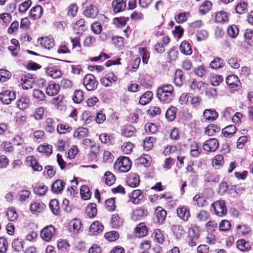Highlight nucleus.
I'll use <instances>...</instances> for the list:
<instances>
[{
    "label": "nucleus",
    "mask_w": 253,
    "mask_h": 253,
    "mask_svg": "<svg viewBox=\"0 0 253 253\" xmlns=\"http://www.w3.org/2000/svg\"><path fill=\"white\" fill-rule=\"evenodd\" d=\"M84 100V92L82 90H76L73 96V100L76 103H80Z\"/></svg>",
    "instance_id": "nucleus-43"
},
{
    "label": "nucleus",
    "mask_w": 253,
    "mask_h": 253,
    "mask_svg": "<svg viewBox=\"0 0 253 253\" xmlns=\"http://www.w3.org/2000/svg\"><path fill=\"white\" fill-rule=\"evenodd\" d=\"M236 126L234 125H230L222 129V133L225 136L231 137L236 132Z\"/></svg>",
    "instance_id": "nucleus-31"
},
{
    "label": "nucleus",
    "mask_w": 253,
    "mask_h": 253,
    "mask_svg": "<svg viewBox=\"0 0 253 253\" xmlns=\"http://www.w3.org/2000/svg\"><path fill=\"white\" fill-rule=\"evenodd\" d=\"M96 205L94 203H90L86 208V213L88 217H94L97 213Z\"/></svg>",
    "instance_id": "nucleus-28"
},
{
    "label": "nucleus",
    "mask_w": 253,
    "mask_h": 253,
    "mask_svg": "<svg viewBox=\"0 0 253 253\" xmlns=\"http://www.w3.org/2000/svg\"><path fill=\"white\" fill-rule=\"evenodd\" d=\"M80 193L82 198L84 200L89 199L91 197V192L89 189L88 187L86 185L82 186Z\"/></svg>",
    "instance_id": "nucleus-40"
},
{
    "label": "nucleus",
    "mask_w": 253,
    "mask_h": 253,
    "mask_svg": "<svg viewBox=\"0 0 253 253\" xmlns=\"http://www.w3.org/2000/svg\"><path fill=\"white\" fill-rule=\"evenodd\" d=\"M139 52L142 56L143 62L147 64L150 57V54L147 49L143 47H140L139 49Z\"/></svg>",
    "instance_id": "nucleus-58"
},
{
    "label": "nucleus",
    "mask_w": 253,
    "mask_h": 253,
    "mask_svg": "<svg viewBox=\"0 0 253 253\" xmlns=\"http://www.w3.org/2000/svg\"><path fill=\"white\" fill-rule=\"evenodd\" d=\"M227 84L232 88H235L241 85L238 78L235 75L228 76L226 79Z\"/></svg>",
    "instance_id": "nucleus-13"
},
{
    "label": "nucleus",
    "mask_w": 253,
    "mask_h": 253,
    "mask_svg": "<svg viewBox=\"0 0 253 253\" xmlns=\"http://www.w3.org/2000/svg\"><path fill=\"white\" fill-rule=\"evenodd\" d=\"M115 198H111L105 202V207L109 211H113L116 209Z\"/></svg>",
    "instance_id": "nucleus-62"
},
{
    "label": "nucleus",
    "mask_w": 253,
    "mask_h": 253,
    "mask_svg": "<svg viewBox=\"0 0 253 253\" xmlns=\"http://www.w3.org/2000/svg\"><path fill=\"white\" fill-rule=\"evenodd\" d=\"M104 178L105 183L108 186H111L116 181L114 175L110 171H106L105 173Z\"/></svg>",
    "instance_id": "nucleus-33"
},
{
    "label": "nucleus",
    "mask_w": 253,
    "mask_h": 253,
    "mask_svg": "<svg viewBox=\"0 0 253 253\" xmlns=\"http://www.w3.org/2000/svg\"><path fill=\"white\" fill-rule=\"evenodd\" d=\"M98 13V9L97 7L92 4L87 6L84 11V15L86 17L90 18H95Z\"/></svg>",
    "instance_id": "nucleus-10"
},
{
    "label": "nucleus",
    "mask_w": 253,
    "mask_h": 253,
    "mask_svg": "<svg viewBox=\"0 0 253 253\" xmlns=\"http://www.w3.org/2000/svg\"><path fill=\"white\" fill-rule=\"evenodd\" d=\"M137 236L139 237H142L146 235L147 233V227L143 223H141L137 226L135 229Z\"/></svg>",
    "instance_id": "nucleus-26"
},
{
    "label": "nucleus",
    "mask_w": 253,
    "mask_h": 253,
    "mask_svg": "<svg viewBox=\"0 0 253 253\" xmlns=\"http://www.w3.org/2000/svg\"><path fill=\"white\" fill-rule=\"evenodd\" d=\"M184 80V77L182 74L181 71L177 70L175 72L174 82L177 86H181Z\"/></svg>",
    "instance_id": "nucleus-45"
},
{
    "label": "nucleus",
    "mask_w": 253,
    "mask_h": 253,
    "mask_svg": "<svg viewBox=\"0 0 253 253\" xmlns=\"http://www.w3.org/2000/svg\"><path fill=\"white\" fill-rule=\"evenodd\" d=\"M49 207L54 214L57 215L58 214L59 207L58 202L56 199L51 200L50 201Z\"/></svg>",
    "instance_id": "nucleus-51"
},
{
    "label": "nucleus",
    "mask_w": 253,
    "mask_h": 253,
    "mask_svg": "<svg viewBox=\"0 0 253 253\" xmlns=\"http://www.w3.org/2000/svg\"><path fill=\"white\" fill-rule=\"evenodd\" d=\"M146 215V211L143 209H137L133 212L131 218L134 221L142 219Z\"/></svg>",
    "instance_id": "nucleus-22"
},
{
    "label": "nucleus",
    "mask_w": 253,
    "mask_h": 253,
    "mask_svg": "<svg viewBox=\"0 0 253 253\" xmlns=\"http://www.w3.org/2000/svg\"><path fill=\"white\" fill-rule=\"evenodd\" d=\"M127 0H114L112 2V6L115 13H119L124 11L126 6Z\"/></svg>",
    "instance_id": "nucleus-11"
},
{
    "label": "nucleus",
    "mask_w": 253,
    "mask_h": 253,
    "mask_svg": "<svg viewBox=\"0 0 253 253\" xmlns=\"http://www.w3.org/2000/svg\"><path fill=\"white\" fill-rule=\"evenodd\" d=\"M237 232L243 235H246L251 231L250 228L246 225H239L237 226Z\"/></svg>",
    "instance_id": "nucleus-60"
},
{
    "label": "nucleus",
    "mask_w": 253,
    "mask_h": 253,
    "mask_svg": "<svg viewBox=\"0 0 253 253\" xmlns=\"http://www.w3.org/2000/svg\"><path fill=\"white\" fill-rule=\"evenodd\" d=\"M194 73L196 76L202 78L208 74V70L206 67L202 65L195 68Z\"/></svg>",
    "instance_id": "nucleus-30"
},
{
    "label": "nucleus",
    "mask_w": 253,
    "mask_h": 253,
    "mask_svg": "<svg viewBox=\"0 0 253 253\" xmlns=\"http://www.w3.org/2000/svg\"><path fill=\"white\" fill-rule=\"evenodd\" d=\"M156 214L158 219V221L159 223H162L165 220L167 216V212L165 210L160 207L159 208L157 209Z\"/></svg>",
    "instance_id": "nucleus-39"
},
{
    "label": "nucleus",
    "mask_w": 253,
    "mask_h": 253,
    "mask_svg": "<svg viewBox=\"0 0 253 253\" xmlns=\"http://www.w3.org/2000/svg\"><path fill=\"white\" fill-rule=\"evenodd\" d=\"M39 152L51 154L52 152V147L50 145H41L38 148Z\"/></svg>",
    "instance_id": "nucleus-53"
},
{
    "label": "nucleus",
    "mask_w": 253,
    "mask_h": 253,
    "mask_svg": "<svg viewBox=\"0 0 253 253\" xmlns=\"http://www.w3.org/2000/svg\"><path fill=\"white\" fill-rule=\"evenodd\" d=\"M153 94L152 91H148L143 94L139 99V103L145 105L148 104L152 99Z\"/></svg>",
    "instance_id": "nucleus-25"
},
{
    "label": "nucleus",
    "mask_w": 253,
    "mask_h": 253,
    "mask_svg": "<svg viewBox=\"0 0 253 253\" xmlns=\"http://www.w3.org/2000/svg\"><path fill=\"white\" fill-rule=\"evenodd\" d=\"M103 226L98 221H94L90 227V232L93 233H99L103 230Z\"/></svg>",
    "instance_id": "nucleus-34"
},
{
    "label": "nucleus",
    "mask_w": 253,
    "mask_h": 253,
    "mask_svg": "<svg viewBox=\"0 0 253 253\" xmlns=\"http://www.w3.org/2000/svg\"><path fill=\"white\" fill-rule=\"evenodd\" d=\"M38 42L44 48L50 49L54 45V40L48 37H41L38 39Z\"/></svg>",
    "instance_id": "nucleus-9"
},
{
    "label": "nucleus",
    "mask_w": 253,
    "mask_h": 253,
    "mask_svg": "<svg viewBox=\"0 0 253 253\" xmlns=\"http://www.w3.org/2000/svg\"><path fill=\"white\" fill-rule=\"evenodd\" d=\"M131 162L128 158L123 157L118 159L114 164V168L120 172H127L130 169Z\"/></svg>",
    "instance_id": "nucleus-2"
},
{
    "label": "nucleus",
    "mask_w": 253,
    "mask_h": 253,
    "mask_svg": "<svg viewBox=\"0 0 253 253\" xmlns=\"http://www.w3.org/2000/svg\"><path fill=\"white\" fill-rule=\"evenodd\" d=\"M176 108L174 107L169 108L166 113V118L169 121H172L175 118Z\"/></svg>",
    "instance_id": "nucleus-41"
},
{
    "label": "nucleus",
    "mask_w": 253,
    "mask_h": 253,
    "mask_svg": "<svg viewBox=\"0 0 253 253\" xmlns=\"http://www.w3.org/2000/svg\"><path fill=\"white\" fill-rule=\"evenodd\" d=\"M212 207L215 211V214L218 216H222L227 213V208H226L225 203L223 200L217 201L212 204Z\"/></svg>",
    "instance_id": "nucleus-4"
},
{
    "label": "nucleus",
    "mask_w": 253,
    "mask_h": 253,
    "mask_svg": "<svg viewBox=\"0 0 253 253\" xmlns=\"http://www.w3.org/2000/svg\"><path fill=\"white\" fill-rule=\"evenodd\" d=\"M200 237V230L198 227H194L189 229L188 238L199 239Z\"/></svg>",
    "instance_id": "nucleus-47"
},
{
    "label": "nucleus",
    "mask_w": 253,
    "mask_h": 253,
    "mask_svg": "<svg viewBox=\"0 0 253 253\" xmlns=\"http://www.w3.org/2000/svg\"><path fill=\"white\" fill-rule=\"evenodd\" d=\"M45 205L42 202H36L31 205L30 211L33 213L41 212L45 208Z\"/></svg>",
    "instance_id": "nucleus-19"
},
{
    "label": "nucleus",
    "mask_w": 253,
    "mask_h": 253,
    "mask_svg": "<svg viewBox=\"0 0 253 253\" xmlns=\"http://www.w3.org/2000/svg\"><path fill=\"white\" fill-rule=\"evenodd\" d=\"M223 81V77L221 75L213 76L211 78V84L213 86L218 85Z\"/></svg>",
    "instance_id": "nucleus-63"
},
{
    "label": "nucleus",
    "mask_w": 253,
    "mask_h": 253,
    "mask_svg": "<svg viewBox=\"0 0 253 253\" xmlns=\"http://www.w3.org/2000/svg\"><path fill=\"white\" fill-rule=\"evenodd\" d=\"M59 85L56 84H51L47 86L46 92L49 96H54L58 94L59 90Z\"/></svg>",
    "instance_id": "nucleus-24"
},
{
    "label": "nucleus",
    "mask_w": 253,
    "mask_h": 253,
    "mask_svg": "<svg viewBox=\"0 0 253 253\" xmlns=\"http://www.w3.org/2000/svg\"><path fill=\"white\" fill-rule=\"evenodd\" d=\"M224 62L221 58H215L210 63V67L213 69L217 70L224 66Z\"/></svg>",
    "instance_id": "nucleus-27"
},
{
    "label": "nucleus",
    "mask_w": 253,
    "mask_h": 253,
    "mask_svg": "<svg viewBox=\"0 0 253 253\" xmlns=\"http://www.w3.org/2000/svg\"><path fill=\"white\" fill-rule=\"evenodd\" d=\"M30 100L27 96H22L17 101V107L22 110L27 109L29 107Z\"/></svg>",
    "instance_id": "nucleus-17"
},
{
    "label": "nucleus",
    "mask_w": 253,
    "mask_h": 253,
    "mask_svg": "<svg viewBox=\"0 0 253 253\" xmlns=\"http://www.w3.org/2000/svg\"><path fill=\"white\" fill-rule=\"evenodd\" d=\"M219 143L215 138H211L207 140L204 144L203 149L208 152H214L218 148Z\"/></svg>",
    "instance_id": "nucleus-8"
},
{
    "label": "nucleus",
    "mask_w": 253,
    "mask_h": 253,
    "mask_svg": "<svg viewBox=\"0 0 253 253\" xmlns=\"http://www.w3.org/2000/svg\"><path fill=\"white\" fill-rule=\"evenodd\" d=\"M211 5V2L210 1H204L203 4L200 6L199 12L203 15L205 14L210 10Z\"/></svg>",
    "instance_id": "nucleus-37"
},
{
    "label": "nucleus",
    "mask_w": 253,
    "mask_h": 253,
    "mask_svg": "<svg viewBox=\"0 0 253 253\" xmlns=\"http://www.w3.org/2000/svg\"><path fill=\"white\" fill-rule=\"evenodd\" d=\"M65 183L60 179L56 180L51 186V191L55 194H60L63 191Z\"/></svg>",
    "instance_id": "nucleus-12"
},
{
    "label": "nucleus",
    "mask_w": 253,
    "mask_h": 253,
    "mask_svg": "<svg viewBox=\"0 0 253 253\" xmlns=\"http://www.w3.org/2000/svg\"><path fill=\"white\" fill-rule=\"evenodd\" d=\"M55 229L52 225L46 226L41 232V238L46 242H49L55 234Z\"/></svg>",
    "instance_id": "nucleus-6"
},
{
    "label": "nucleus",
    "mask_w": 253,
    "mask_h": 253,
    "mask_svg": "<svg viewBox=\"0 0 253 253\" xmlns=\"http://www.w3.org/2000/svg\"><path fill=\"white\" fill-rule=\"evenodd\" d=\"M100 152L99 145L96 144L92 145L90 148V157L92 160L96 159Z\"/></svg>",
    "instance_id": "nucleus-50"
},
{
    "label": "nucleus",
    "mask_w": 253,
    "mask_h": 253,
    "mask_svg": "<svg viewBox=\"0 0 253 253\" xmlns=\"http://www.w3.org/2000/svg\"><path fill=\"white\" fill-rule=\"evenodd\" d=\"M155 140V138L153 137H148L146 138L143 142L144 149L147 150L151 149L153 147V143Z\"/></svg>",
    "instance_id": "nucleus-48"
},
{
    "label": "nucleus",
    "mask_w": 253,
    "mask_h": 253,
    "mask_svg": "<svg viewBox=\"0 0 253 253\" xmlns=\"http://www.w3.org/2000/svg\"><path fill=\"white\" fill-rule=\"evenodd\" d=\"M189 15L188 12L180 13L175 16V20L179 23H182L187 20Z\"/></svg>",
    "instance_id": "nucleus-57"
},
{
    "label": "nucleus",
    "mask_w": 253,
    "mask_h": 253,
    "mask_svg": "<svg viewBox=\"0 0 253 253\" xmlns=\"http://www.w3.org/2000/svg\"><path fill=\"white\" fill-rule=\"evenodd\" d=\"M11 73L8 71L1 69L0 70V81L5 82L11 77Z\"/></svg>",
    "instance_id": "nucleus-54"
},
{
    "label": "nucleus",
    "mask_w": 253,
    "mask_h": 253,
    "mask_svg": "<svg viewBox=\"0 0 253 253\" xmlns=\"http://www.w3.org/2000/svg\"><path fill=\"white\" fill-rule=\"evenodd\" d=\"M136 132V129L132 126H125L122 131V134L126 137H129L133 136Z\"/></svg>",
    "instance_id": "nucleus-35"
},
{
    "label": "nucleus",
    "mask_w": 253,
    "mask_h": 253,
    "mask_svg": "<svg viewBox=\"0 0 253 253\" xmlns=\"http://www.w3.org/2000/svg\"><path fill=\"white\" fill-rule=\"evenodd\" d=\"M16 97L15 91L5 90L0 93V100L5 104H9Z\"/></svg>",
    "instance_id": "nucleus-5"
},
{
    "label": "nucleus",
    "mask_w": 253,
    "mask_h": 253,
    "mask_svg": "<svg viewBox=\"0 0 253 253\" xmlns=\"http://www.w3.org/2000/svg\"><path fill=\"white\" fill-rule=\"evenodd\" d=\"M119 235L118 233L115 231H112L106 233L105 234V237L109 241H115L119 238Z\"/></svg>",
    "instance_id": "nucleus-56"
},
{
    "label": "nucleus",
    "mask_w": 253,
    "mask_h": 253,
    "mask_svg": "<svg viewBox=\"0 0 253 253\" xmlns=\"http://www.w3.org/2000/svg\"><path fill=\"white\" fill-rule=\"evenodd\" d=\"M173 93L172 85L170 84H166L158 88L157 95L161 101L169 102L172 99Z\"/></svg>",
    "instance_id": "nucleus-1"
},
{
    "label": "nucleus",
    "mask_w": 253,
    "mask_h": 253,
    "mask_svg": "<svg viewBox=\"0 0 253 253\" xmlns=\"http://www.w3.org/2000/svg\"><path fill=\"white\" fill-rule=\"evenodd\" d=\"M129 197L133 203L135 204H138L143 197L142 195V191L140 190H133L130 194Z\"/></svg>",
    "instance_id": "nucleus-16"
},
{
    "label": "nucleus",
    "mask_w": 253,
    "mask_h": 253,
    "mask_svg": "<svg viewBox=\"0 0 253 253\" xmlns=\"http://www.w3.org/2000/svg\"><path fill=\"white\" fill-rule=\"evenodd\" d=\"M215 22L219 23H223L227 22L228 20V16L227 13L224 11H220L215 15Z\"/></svg>",
    "instance_id": "nucleus-21"
},
{
    "label": "nucleus",
    "mask_w": 253,
    "mask_h": 253,
    "mask_svg": "<svg viewBox=\"0 0 253 253\" xmlns=\"http://www.w3.org/2000/svg\"><path fill=\"white\" fill-rule=\"evenodd\" d=\"M12 247L16 251L19 252L23 248V242L19 239H15L12 243Z\"/></svg>",
    "instance_id": "nucleus-59"
},
{
    "label": "nucleus",
    "mask_w": 253,
    "mask_h": 253,
    "mask_svg": "<svg viewBox=\"0 0 253 253\" xmlns=\"http://www.w3.org/2000/svg\"><path fill=\"white\" fill-rule=\"evenodd\" d=\"M72 130V127L67 125L59 124L57 126V131L61 134H64L70 132Z\"/></svg>",
    "instance_id": "nucleus-49"
},
{
    "label": "nucleus",
    "mask_w": 253,
    "mask_h": 253,
    "mask_svg": "<svg viewBox=\"0 0 253 253\" xmlns=\"http://www.w3.org/2000/svg\"><path fill=\"white\" fill-rule=\"evenodd\" d=\"M83 83L86 89L89 91L95 90L98 85V82L94 76L90 74L85 76L84 78Z\"/></svg>",
    "instance_id": "nucleus-3"
},
{
    "label": "nucleus",
    "mask_w": 253,
    "mask_h": 253,
    "mask_svg": "<svg viewBox=\"0 0 253 253\" xmlns=\"http://www.w3.org/2000/svg\"><path fill=\"white\" fill-rule=\"evenodd\" d=\"M139 177L136 173L130 174L126 179L127 185L131 187H135L139 184Z\"/></svg>",
    "instance_id": "nucleus-15"
},
{
    "label": "nucleus",
    "mask_w": 253,
    "mask_h": 253,
    "mask_svg": "<svg viewBox=\"0 0 253 253\" xmlns=\"http://www.w3.org/2000/svg\"><path fill=\"white\" fill-rule=\"evenodd\" d=\"M88 130L87 128L80 127L77 129L74 133V136L79 139H81L87 136Z\"/></svg>",
    "instance_id": "nucleus-23"
},
{
    "label": "nucleus",
    "mask_w": 253,
    "mask_h": 253,
    "mask_svg": "<svg viewBox=\"0 0 253 253\" xmlns=\"http://www.w3.org/2000/svg\"><path fill=\"white\" fill-rule=\"evenodd\" d=\"M203 116L206 120L213 121L218 118V113L214 110L206 109Z\"/></svg>",
    "instance_id": "nucleus-18"
},
{
    "label": "nucleus",
    "mask_w": 253,
    "mask_h": 253,
    "mask_svg": "<svg viewBox=\"0 0 253 253\" xmlns=\"http://www.w3.org/2000/svg\"><path fill=\"white\" fill-rule=\"evenodd\" d=\"M30 192L28 190H21L18 192V200L20 202L25 201L29 197Z\"/></svg>",
    "instance_id": "nucleus-61"
},
{
    "label": "nucleus",
    "mask_w": 253,
    "mask_h": 253,
    "mask_svg": "<svg viewBox=\"0 0 253 253\" xmlns=\"http://www.w3.org/2000/svg\"><path fill=\"white\" fill-rule=\"evenodd\" d=\"M238 28L236 25H233L228 27V34L231 38H235L238 35Z\"/></svg>",
    "instance_id": "nucleus-64"
},
{
    "label": "nucleus",
    "mask_w": 253,
    "mask_h": 253,
    "mask_svg": "<svg viewBox=\"0 0 253 253\" xmlns=\"http://www.w3.org/2000/svg\"><path fill=\"white\" fill-rule=\"evenodd\" d=\"M42 8L40 5H37L33 7L30 10V14L32 17L35 19L39 18L42 15Z\"/></svg>",
    "instance_id": "nucleus-29"
},
{
    "label": "nucleus",
    "mask_w": 253,
    "mask_h": 253,
    "mask_svg": "<svg viewBox=\"0 0 253 253\" xmlns=\"http://www.w3.org/2000/svg\"><path fill=\"white\" fill-rule=\"evenodd\" d=\"M180 50L185 55H190L192 53L191 46L186 41H183L180 45Z\"/></svg>",
    "instance_id": "nucleus-20"
},
{
    "label": "nucleus",
    "mask_w": 253,
    "mask_h": 253,
    "mask_svg": "<svg viewBox=\"0 0 253 253\" xmlns=\"http://www.w3.org/2000/svg\"><path fill=\"white\" fill-rule=\"evenodd\" d=\"M32 79V75L30 74L24 75L21 77L20 82L24 89L32 88L33 82L31 81V79Z\"/></svg>",
    "instance_id": "nucleus-14"
},
{
    "label": "nucleus",
    "mask_w": 253,
    "mask_h": 253,
    "mask_svg": "<svg viewBox=\"0 0 253 253\" xmlns=\"http://www.w3.org/2000/svg\"><path fill=\"white\" fill-rule=\"evenodd\" d=\"M70 227H72L73 232L78 233L82 227L81 221L79 219H74L70 222Z\"/></svg>",
    "instance_id": "nucleus-42"
},
{
    "label": "nucleus",
    "mask_w": 253,
    "mask_h": 253,
    "mask_svg": "<svg viewBox=\"0 0 253 253\" xmlns=\"http://www.w3.org/2000/svg\"><path fill=\"white\" fill-rule=\"evenodd\" d=\"M173 234L177 239H180L184 234L183 227L180 225H176L173 227Z\"/></svg>",
    "instance_id": "nucleus-36"
},
{
    "label": "nucleus",
    "mask_w": 253,
    "mask_h": 253,
    "mask_svg": "<svg viewBox=\"0 0 253 253\" xmlns=\"http://www.w3.org/2000/svg\"><path fill=\"white\" fill-rule=\"evenodd\" d=\"M133 144L130 142H125L121 147L122 150L125 154H130L133 150Z\"/></svg>",
    "instance_id": "nucleus-46"
},
{
    "label": "nucleus",
    "mask_w": 253,
    "mask_h": 253,
    "mask_svg": "<svg viewBox=\"0 0 253 253\" xmlns=\"http://www.w3.org/2000/svg\"><path fill=\"white\" fill-rule=\"evenodd\" d=\"M237 247L241 251L244 252L249 250L251 246L249 243L246 242L244 240H239L237 242Z\"/></svg>",
    "instance_id": "nucleus-44"
},
{
    "label": "nucleus",
    "mask_w": 253,
    "mask_h": 253,
    "mask_svg": "<svg viewBox=\"0 0 253 253\" xmlns=\"http://www.w3.org/2000/svg\"><path fill=\"white\" fill-rule=\"evenodd\" d=\"M46 74L53 79H57L61 77L62 73L60 70L52 68L47 69Z\"/></svg>",
    "instance_id": "nucleus-32"
},
{
    "label": "nucleus",
    "mask_w": 253,
    "mask_h": 253,
    "mask_svg": "<svg viewBox=\"0 0 253 253\" xmlns=\"http://www.w3.org/2000/svg\"><path fill=\"white\" fill-rule=\"evenodd\" d=\"M176 212L178 217L184 222L187 221L190 216V210L185 206L178 207Z\"/></svg>",
    "instance_id": "nucleus-7"
},
{
    "label": "nucleus",
    "mask_w": 253,
    "mask_h": 253,
    "mask_svg": "<svg viewBox=\"0 0 253 253\" xmlns=\"http://www.w3.org/2000/svg\"><path fill=\"white\" fill-rule=\"evenodd\" d=\"M32 96L34 98L38 99L40 101L44 100L45 98L44 92L39 89H35L33 90Z\"/></svg>",
    "instance_id": "nucleus-52"
},
{
    "label": "nucleus",
    "mask_w": 253,
    "mask_h": 253,
    "mask_svg": "<svg viewBox=\"0 0 253 253\" xmlns=\"http://www.w3.org/2000/svg\"><path fill=\"white\" fill-rule=\"evenodd\" d=\"M6 215L8 219L11 221H14L18 218V214L16 211L12 209H8L6 211Z\"/></svg>",
    "instance_id": "nucleus-55"
},
{
    "label": "nucleus",
    "mask_w": 253,
    "mask_h": 253,
    "mask_svg": "<svg viewBox=\"0 0 253 253\" xmlns=\"http://www.w3.org/2000/svg\"><path fill=\"white\" fill-rule=\"evenodd\" d=\"M45 128L49 132L52 133L55 130V123L53 119L47 118L45 122Z\"/></svg>",
    "instance_id": "nucleus-38"
}]
</instances>
